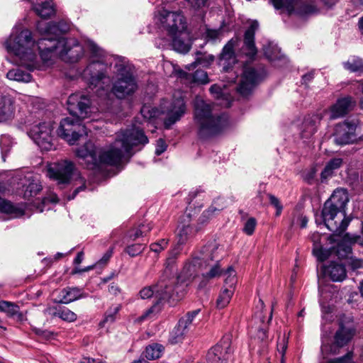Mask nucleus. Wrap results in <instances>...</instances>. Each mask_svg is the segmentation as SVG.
<instances>
[{
	"label": "nucleus",
	"mask_w": 363,
	"mask_h": 363,
	"mask_svg": "<svg viewBox=\"0 0 363 363\" xmlns=\"http://www.w3.org/2000/svg\"><path fill=\"white\" fill-rule=\"evenodd\" d=\"M4 45L7 52L16 56L19 64L29 71L41 68L36 51L39 52L44 62H48L55 55H59L63 61L74 63L78 62L84 52L83 46L73 38L58 41L40 39L35 43L31 32L28 29L22 30L19 33L13 31Z\"/></svg>",
	"instance_id": "1"
},
{
	"label": "nucleus",
	"mask_w": 363,
	"mask_h": 363,
	"mask_svg": "<svg viewBox=\"0 0 363 363\" xmlns=\"http://www.w3.org/2000/svg\"><path fill=\"white\" fill-rule=\"evenodd\" d=\"M148 141L143 130L133 125L131 128L119 132L107 150L99 152L94 144L89 141L77 149L75 153L78 157L86 161L89 169H95L101 164L116 166L124 159L132 156L130 152L133 147L145 145Z\"/></svg>",
	"instance_id": "2"
},
{
	"label": "nucleus",
	"mask_w": 363,
	"mask_h": 363,
	"mask_svg": "<svg viewBox=\"0 0 363 363\" xmlns=\"http://www.w3.org/2000/svg\"><path fill=\"white\" fill-rule=\"evenodd\" d=\"M90 99L82 93L71 94L67 99V109L71 115L77 118H65L60 122L57 129L58 135L69 145H74L85 133V127L80 119L88 116L91 108Z\"/></svg>",
	"instance_id": "3"
},
{
	"label": "nucleus",
	"mask_w": 363,
	"mask_h": 363,
	"mask_svg": "<svg viewBox=\"0 0 363 363\" xmlns=\"http://www.w3.org/2000/svg\"><path fill=\"white\" fill-rule=\"evenodd\" d=\"M348 201L347 191L344 189H337L324 203L322 217L325 226L333 233V236L340 235L350 222L345 213Z\"/></svg>",
	"instance_id": "4"
},
{
	"label": "nucleus",
	"mask_w": 363,
	"mask_h": 363,
	"mask_svg": "<svg viewBox=\"0 0 363 363\" xmlns=\"http://www.w3.org/2000/svg\"><path fill=\"white\" fill-rule=\"evenodd\" d=\"M194 123L199 138L205 140L218 134L228 124L225 114H213L211 105L201 98L194 101Z\"/></svg>",
	"instance_id": "5"
},
{
	"label": "nucleus",
	"mask_w": 363,
	"mask_h": 363,
	"mask_svg": "<svg viewBox=\"0 0 363 363\" xmlns=\"http://www.w3.org/2000/svg\"><path fill=\"white\" fill-rule=\"evenodd\" d=\"M155 20L158 26L167 31L176 51L185 53L190 50L189 44L182 38L187 25L181 11H169L164 9H159L155 13Z\"/></svg>",
	"instance_id": "6"
},
{
	"label": "nucleus",
	"mask_w": 363,
	"mask_h": 363,
	"mask_svg": "<svg viewBox=\"0 0 363 363\" xmlns=\"http://www.w3.org/2000/svg\"><path fill=\"white\" fill-rule=\"evenodd\" d=\"M115 69L116 79L113 84L112 93L118 99L133 94L138 86L131 65L125 58L119 57L116 62Z\"/></svg>",
	"instance_id": "7"
},
{
	"label": "nucleus",
	"mask_w": 363,
	"mask_h": 363,
	"mask_svg": "<svg viewBox=\"0 0 363 363\" xmlns=\"http://www.w3.org/2000/svg\"><path fill=\"white\" fill-rule=\"evenodd\" d=\"M265 76L264 67H245L240 81L237 87L238 92L242 96L250 95L255 87L262 82Z\"/></svg>",
	"instance_id": "8"
},
{
	"label": "nucleus",
	"mask_w": 363,
	"mask_h": 363,
	"mask_svg": "<svg viewBox=\"0 0 363 363\" xmlns=\"http://www.w3.org/2000/svg\"><path fill=\"white\" fill-rule=\"evenodd\" d=\"M174 279L162 278L156 285L142 289L139 295L143 299L151 298L154 295L159 301L174 299Z\"/></svg>",
	"instance_id": "9"
},
{
	"label": "nucleus",
	"mask_w": 363,
	"mask_h": 363,
	"mask_svg": "<svg viewBox=\"0 0 363 363\" xmlns=\"http://www.w3.org/2000/svg\"><path fill=\"white\" fill-rule=\"evenodd\" d=\"M53 126L50 122H43L33 125L29 132L30 138L42 150L49 151L54 149Z\"/></svg>",
	"instance_id": "10"
},
{
	"label": "nucleus",
	"mask_w": 363,
	"mask_h": 363,
	"mask_svg": "<svg viewBox=\"0 0 363 363\" xmlns=\"http://www.w3.org/2000/svg\"><path fill=\"white\" fill-rule=\"evenodd\" d=\"M199 313L200 309L189 311L179 319L178 324L170 333L169 342L171 343L176 344L184 339L186 334L195 325L196 318Z\"/></svg>",
	"instance_id": "11"
},
{
	"label": "nucleus",
	"mask_w": 363,
	"mask_h": 363,
	"mask_svg": "<svg viewBox=\"0 0 363 363\" xmlns=\"http://www.w3.org/2000/svg\"><path fill=\"white\" fill-rule=\"evenodd\" d=\"M231 342V335H225L218 344L208 350L206 356L208 363H226L233 352Z\"/></svg>",
	"instance_id": "12"
},
{
	"label": "nucleus",
	"mask_w": 363,
	"mask_h": 363,
	"mask_svg": "<svg viewBox=\"0 0 363 363\" xmlns=\"http://www.w3.org/2000/svg\"><path fill=\"white\" fill-rule=\"evenodd\" d=\"M37 29L42 35H45L41 39H50L58 41L60 40H65L60 36L69 30V24L65 21L49 23L38 22Z\"/></svg>",
	"instance_id": "13"
},
{
	"label": "nucleus",
	"mask_w": 363,
	"mask_h": 363,
	"mask_svg": "<svg viewBox=\"0 0 363 363\" xmlns=\"http://www.w3.org/2000/svg\"><path fill=\"white\" fill-rule=\"evenodd\" d=\"M356 128L357 123L353 121H345L337 124L333 134L335 143L340 145L354 143L357 139Z\"/></svg>",
	"instance_id": "14"
},
{
	"label": "nucleus",
	"mask_w": 363,
	"mask_h": 363,
	"mask_svg": "<svg viewBox=\"0 0 363 363\" xmlns=\"http://www.w3.org/2000/svg\"><path fill=\"white\" fill-rule=\"evenodd\" d=\"M74 168V163L68 160H61L52 164L48 169L50 178L56 180L58 184L69 183Z\"/></svg>",
	"instance_id": "15"
},
{
	"label": "nucleus",
	"mask_w": 363,
	"mask_h": 363,
	"mask_svg": "<svg viewBox=\"0 0 363 363\" xmlns=\"http://www.w3.org/2000/svg\"><path fill=\"white\" fill-rule=\"evenodd\" d=\"M85 77L89 76V87L103 89L106 75V65L100 60L91 62L84 72Z\"/></svg>",
	"instance_id": "16"
},
{
	"label": "nucleus",
	"mask_w": 363,
	"mask_h": 363,
	"mask_svg": "<svg viewBox=\"0 0 363 363\" xmlns=\"http://www.w3.org/2000/svg\"><path fill=\"white\" fill-rule=\"evenodd\" d=\"M200 228L191 222V216L189 213H184L180 218L177 228L178 243L185 244L189 239L192 238Z\"/></svg>",
	"instance_id": "17"
},
{
	"label": "nucleus",
	"mask_w": 363,
	"mask_h": 363,
	"mask_svg": "<svg viewBox=\"0 0 363 363\" xmlns=\"http://www.w3.org/2000/svg\"><path fill=\"white\" fill-rule=\"evenodd\" d=\"M185 112L186 106L184 99L182 97L174 99L167 111V117L164 121L165 128H170L173 124L181 119Z\"/></svg>",
	"instance_id": "18"
},
{
	"label": "nucleus",
	"mask_w": 363,
	"mask_h": 363,
	"mask_svg": "<svg viewBox=\"0 0 363 363\" xmlns=\"http://www.w3.org/2000/svg\"><path fill=\"white\" fill-rule=\"evenodd\" d=\"M258 27V22L253 21L244 34V43L241 48V52L250 59L254 58L257 53V49L255 43V35Z\"/></svg>",
	"instance_id": "19"
},
{
	"label": "nucleus",
	"mask_w": 363,
	"mask_h": 363,
	"mask_svg": "<svg viewBox=\"0 0 363 363\" xmlns=\"http://www.w3.org/2000/svg\"><path fill=\"white\" fill-rule=\"evenodd\" d=\"M355 101L351 96L338 99L330 108V118L334 120L345 116L354 106Z\"/></svg>",
	"instance_id": "20"
},
{
	"label": "nucleus",
	"mask_w": 363,
	"mask_h": 363,
	"mask_svg": "<svg viewBox=\"0 0 363 363\" xmlns=\"http://www.w3.org/2000/svg\"><path fill=\"white\" fill-rule=\"evenodd\" d=\"M356 328L353 322H347L340 323V328L335 335V343L338 347L346 345L353 337L355 334Z\"/></svg>",
	"instance_id": "21"
},
{
	"label": "nucleus",
	"mask_w": 363,
	"mask_h": 363,
	"mask_svg": "<svg viewBox=\"0 0 363 363\" xmlns=\"http://www.w3.org/2000/svg\"><path fill=\"white\" fill-rule=\"evenodd\" d=\"M358 239H359V237L350 236L349 234H346L344 236L343 241L339 242L336 247L328 249L330 251V255L335 254L339 259H347L352 255L351 243L357 242Z\"/></svg>",
	"instance_id": "22"
},
{
	"label": "nucleus",
	"mask_w": 363,
	"mask_h": 363,
	"mask_svg": "<svg viewBox=\"0 0 363 363\" xmlns=\"http://www.w3.org/2000/svg\"><path fill=\"white\" fill-rule=\"evenodd\" d=\"M322 118L320 113L306 116L302 124L301 137L304 138H311L317 131Z\"/></svg>",
	"instance_id": "23"
},
{
	"label": "nucleus",
	"mask_w": 363,
	"mask_h": 363,
	"mask_svg": "<svg viewBox=\"0 0 363 363\" xmlns=\"http://www.w3.org/2000/svg\"><path fill=\"white\" fill-rule=\"evenodd\" d=\"M238 39H231L223 48L220 55V63L226 71L228 67L236 62L234 48L237 45Z\"/></svg>",
	"instance_id": "24"
},
{
	"label": "nucleus",
	"mask_w": 363,
	"mask_h": 363,
	"mask_svg": "<svg viewBox=\"0 0 363 363\" xmlns=\"http://www.w3.org/2000/svg\"><path fill=\"white\" fill-rule=\"evenodd\" d=\"M0 312L6 313L8 318H14L18 322L25 320V315L21 311L19 306L14 302L0 301Z\"/></svg>",
	"instance_id": "25"
},
{
	"label": "nucleus",
	"mask_w": 363,
	"mask_h": 363,
	"mask_svg": "<svg viewBox=\"0 0 363 363\" xmlns=\"http://www.w3.org/2000/svg\"><path fill=\"white\" fill-rule=\"evenodd\" d=\"M87 294L83 291V289L79 287H66L61 290L60 293L59 303L68 304L74 301L85 298Z\"/></svg>",
	"instance_id": "26"
},
{
	"label": "nucleus",
	"mask_w": 363,
	"mask_h": 363,
	"mask_svg": "<svg viewBox=\"0 0 363 363\" xmlns=\"http://www.w3.org/2000/svg\"><path fill=\"white\" fill-rule=\"evenodd\" d=\"M33 9L42 18H49L55 13L52 0H36Z\"/></svg>",
	"instance_id": "27"
},
{
	"label": "nucleus",
	"mask_w": 363,
	"mask_h": 363,
	"mask_svg": "<svg viewBox=\"0 0 363 363\" xmlns=\"http://www.w3.org/2000/svg\"><path fill=\"white\" fill-rule=\"evenodd\" d=\"M343 160L340 157H334L330 160L326 164L320 174V181L322 183L326 182L329 179L335 175L336 170L339 169L343 165Z\"/></svg>",
	"instance_id": "28"
},
{
	"label": "nucleus",
	"mask_w": 363,
	"mask_h": 363,
	"mask_svg": "<svg viewBox=\"0 0 363 363\" xmlns=\"http://www.w3.org/2000/svg\"><path fill=\"white\" fill-rule=\"evenodd\" d=\"M24 197L26 199H30L36 196L41 190L42 185L37 177L29 175L26 177V183L23 184Z\"/></svg>",
	"instance_id": "29"
},
{
	"label": "nucleus",
	"mask_w": 363,
	"mask_h": 363,
	"mask_svg": "<svg viewBox=\"0 0 363 363\" xmlns=\"http://www.w3.org/2000/svg\"><path fill=\"white\" fill-rule=\"evenodd\" d=\"M324 273L333 281H342L346 277L345 266L335 262H331L328 267H325Z\"/></svg>",
	"instance_id": "30"
},
{
	"label": "nucleus",
	"mask_w": 363,
	"mask_h": 363,
	"mask_svg": "<svg viewBox=\"0 0 363 363\" xmlns=\"http://www.w3.org/2000/svg\"><path fill=\"white\" fill-rule=\"evenodd\" d=\"M321 235L319 233H314L311 235L313 242V254L320 262L326 260L330 256V251L325 249L320 244Z\"/></svg>",
	"instance_id": "31"
},
{
	"label": "nucleus",
	"mask_w": 363,
	"mask_h": 363,
	"mask_svg": "<svg viewBox=\"0 0 363 363\" xmlns=\"http://www.w3.org/2000/svg\"><path fill=\"white\" fill-rule=\"evenodd\" d=\"M14 116L13 102L11 99L4 98L0 101V122L11 119Z\"/></svg>",
	"instance_id": "32"
},
{
	"label": "nucleus",
	"mask_w": 363,
	"mask_h": 363,
	"mask_svg": "<svg viewBox=\"0 0 363 363\" xmlns=\"http://www.w3.org/2000/svg\"><path fill=\"white\" fill-rule=\"evenodd\" d=\"M252 338L250 345L255 348L257 345L259 348L264 347L267 344V333L265 328H255L251 331Z\"/></svg>",
	"instance_id": "33"
},
{
	"label": "nucleus",
	"mask_w": 363,
	"mask_h": 363,
	"mask_svg": "<svg viewBox=\"0 0 363 363\" xmlns=\"http://www.w3.org/2000/svg\"><path fill=\"white\" fill-rule=\"evenodd\" d=\"M196 267L192 264H186L177 277V280L182 284L188 285L196 277Z\"/></svg>",
	"instance_id": "34"
},
{
	"label": "nucleus",
	"mask_w": 363,
	"mask_h": 363,
	"mask_svg": "<svg viewBox=\"0 0 363 363\" xmlns=\"http://www.w3.org/2000/svg\"><path fill=\"white\" fill-rule=\"evenodd\" d=\"M296 13L301 16L317 15L320 13V9L314 2H306L297 7Z\"/></svg>",
	"instance_id": "35"
},
{
	"label": "nucleus",
	"mask_w": 363,
	"mask_h": 363,
	"mask_svg": "<svg viewBox=\"0 0 363 363\" xmlns=\"http://www.w3.org/2000/svg\"><path fill=\"white\" fill-rule=\"evenodd\" d=\"M8 79L19 82L28 83L31 81L32 76L30 73L22 70L20 68L11 69L6 74Z\"/></svg>",
	"instance_id": "36"
},
{
	"label": "nucleus",
	"mask_w": 363,
	"mask_h": 363,
	"mask_svg": "<svg viewBox=\"0 0 363 363\" xmlns=\"http://www.w3.org/2000/svg\"><path fill=\"white\" fill-rule=\"evenodd\" d=\"M53 316L69 323L74 322L77 318V315L74 312L65 306L56 308Z\"/></svg>",
	"instance_id": "37"
},
{
	"label": "nucleus",
	"mask_w": 363,
	"mask_h": 363,
	"mask_svg": "<svg viewBox=\"0 0 363 363\" xmlns=\"http://www.w3.org/2000/svg\"><path fill=\"white\" fill-rule=\"evenodd\" d=\"M345 69L351 72H363V60L359 57H352L343 63Z\"/></svg>",
	"instance_id": "38"
},
{
	"label": "nucleus",
	"mask_w": 363,
	"mask_h": 363,
	"mask_svg": "<svg viewBox=\"0 0 363 363\" xmlns=\"http://www.w3.org/2000/svg\"><path fill=\"white\" fill-rule=\"evenodd\" d=\"M164 347L158 343H152L146 347L145 356L148 359H158L162 356Z\"/></svg>",
	"instance_id": "39"
},
{
	"label": "nucleus",
	"mask_w": 363,
	"mask_h": 363,
	"mask_svg": "<svg viewBox=\"0 0 363 363\" xmlns=\"http://www.w3.org/2000/svg\"><path fill=\"white\" fill-rule=\"evenodd\" d=\"M234 294L233 289H224L220 294L217 301L216 306L218 308L226 307L230 303L231 298Z\"/></svg>",
	"instance_id": "40"
},
{
	"label": "nucleus",
	"mask_w": 363,
	"mask_h": 363,
	"mask_svg": "<svg viewBox=\"0 0 363 363\" xmlns=\"http://www.w3.org/2000/svg\"><path fill=\"white\" fill-rule=\"evenodd\" d=\"M218 248L214 245H208L204 246L201 251V257L199 259L204 262H208V265H210L209 261H213L216 258V253Z\"/></svg>",
	"instance_id": "41"
},
{
	"label": "nucleus",
	"mask_w": 363,
	"mask_h": 363,
	"mask_svg": "<svg viewBox=\"0 0 363 363\" xmlns=\"http://www.w3.org/2000/svg\"><path fill=\"white\" fill-rule=\"evenodd\" d=\"M121 310L120 305H116L110 307L106 312L104 318L101 321L100 325L104 327L106 323H112L116 319V315Z\"/></svg>",
	"instance_id": "42"
},
{
	"label": "nucleus",
	"mask_w": 363,
	"mask_h": 363,
	"mask_svg": "<svg viewBox=\"0 0 363 363\" xmlns=\"http://www.w3.org/2000/svg\"><path fill=\"white\" fill-rule=\"evenodd\" d=\"M223 274L225 277V285L227 288L235 290V286L237 282L235 270L232 267H229L226 271L223 272Z\"/></svg>",
	"instance_id": "43"
},
{
	"label": "nucleus",
	"mask_w": 363,
	"mask_h": 363,
	"mask_svg": "<svg viewBox=\"0 0 363 363\" xmlns=\"http://www.w3.org/2000/svg\"><path fill=\"white\" fill-rule=\"evenodd\" d=\"M193 82L199 84H207L209 82L206 72L202 69H197L194 73L188 74Z\"/></svg>",
	"instance_id": "44"
},
{
	"label": "nucleus",
	"mask_w": 363,
	"mask_h": 363,
	"mask_svg": "<svg viewBox=\"0 0 363 363\" xmlns=\"http://www.w3.org/2000/svg\"><path fill=\"white\" fill-rule=\"evenodd\" d=\"M222 274L223 271L220 269L219 263L217 262L211 267L208 272L203 274V277L206 279H211L220 276Z\"/></svg>",
	"instance_id": "45"
},
{
	"label": "nucleus",
	"mask_w": 363,
	"mask_h": 363,
	"mask_svg": "<svg viewBox=\"0 0 363 363\" xmlns=\"http://www.w3.org/2000/svg\"><path fill=\"white\" fill-rule=\"evenodd\" d=\"M145 249V245L137 243L128 245L125 248V252L131 257H135L141 254Z\"/></svg>",
	"instance_id": "46"
},
{
	"label": "nucleus",
	"mask_w": 363,
	"mask_h": 363,
	"mask_svg": "<svg viewBox=\"0 0 363 363\" xmlns=\"http://www.w3.org/2000/svg\"><path fill=\"white\" fill-rule=\"evenodd\" d=\"M257 225V220L255 218H250L245 222L243 227V232L247 235H252L254 233Z\"/></svg>",
	"instance_id": "47"
},
{
	"label": "nucleus",
	"mask_w": 363,
	"mask_h": 363,
	"mask_svg": "<svg viewBox=\"0 0 363 363\" xmlns=\"http://www.w3.org/2000/svg\"><path fill=\"white\" fill-rule=\"evenodd\" d=\"M87 50L93 57H101L104 56V51L92 41L87 42Z\"/></svg>",
	"instance_id": "48"
},
{
	"label": "nucleus",
	"mask_w": 363,
	"mask_h": 363,
	"mask_svg": "<svg viewBox=\"0 0 363 363\" xmlns=\"http://www.w3.org/2000/svg\"><path fill=\"white\" fill-rule=\"evenodd\" d=\"M214 61V57L212 55H203L201 57H198L194 62V64L191 65V66L194 65V64H199L203 67L209 66Z\"/></svg>",
	"instance_id": "49"
},
{
	"label": "nucleus",
	"mask_w": 363,
	"mask_h": 363,
	"mask_svg": "<svg viewBox=\"0 0 363 363\" xmlns=\"http://www.w3.org/2000/svg\"><path fill=\"white\" fill-rule=\"evenodd\" d=\"M272 1L276 9L285 8L288 11L293 9L294 0H272Z\"/></svg>",
	"instance_id": "50"
},
{
	"label": "nucleus",
	"mask_w": 363,
	"mask_h": 363,
	"mask_svg": "<svg viewBox=\"0 0 363 363\" xmlns=\"http://www.w3.org/2000/svg\"><path fill=\"white\" fill-rule=\"evenodd\" d=\"M16 208L13 206V204L6 200H0V211L9 213L12 214L15 212Z\"/></svg>",
	"instance_id": "51"
},
{
	"label": "nucleus",
	"mask_w": 363,
	"mask_h": 363,
	"mask_svg": "<svg viewBox=\"0 0 363 363\" xmlns=\"http://www.w3.org/2000/svg\"><path fill=\"white\" fill-rule=\"evenodd\" d=\"M347 264L353 270L363 268V259L354 258L352 255L347 259Z\"/></svg>",
	"instance_id": "52"
},
{
	"label": "nucleus",
	"mask_w": 363,
	"mask_h": 363,
	"mask_svg": "<svg viewBox=\"0 0 363 363\" xmlns=\"http://www.w3.org/2000/svg\"><path fill=\"white\" fill-rule=\"evenodd\" d=\"M288 337L284 335L281 338H279L277 342V350L283 358L285 352L287 349Z\"/></svg>",
	"instance_id": "53"
},
{
	"label": "nucleus",
	"mask_w": 363,
	"mask_h": 363,
	"mask_svg": "<svg viewBox=\"0 0 363 363\" xmlns=\"http://www.w3.org/2000/svg\"><path fill=\"white\" fill-rule=\"evenodd\" d=\"M58 201L57 196L55 194H51L48 196H45L42 199V203L37 206V208L39 210L40 212L43 211V207L45 203H56Z\"/></svg>",
	"instance_id": "54"
},
{
	"label": "nucleus",
	"mask_w": 363,
	"mask_h": 363,
	"mask_svg": "<svg viewBox=\"0 0 363 363\" xmlns=\"http://www.w3.org/2000/svg\"><path fill=\"white\" fill-rule=\"evenodd\" d=\"M168 242L165 239H162L157 242L150 245V250L155 252L159 253L167 247Z\"/></svg>",
	"instance_id": "55"
},
{
	"label": "nucleus",
	"mask_w": 363,
	"mask_h": 363,
	"mask_svg": "<svg viewBox=\"0 0 363 363\" xmlns=\"http://www.w3.org/2000/svg\"><path fill=\"white\" fill-rule=\"evenodd\" d=\"M188 5L194 10L197 11L206 6L208 0H186Z\"/></svg>",
	"instance_id": "56"
},
{
	"label": "nucleus",
	"mask_w": 363,
	"mask_h": 363,
	"mask_svg": "<svg viewBox=\"0 0 363 363\" xmlns=\"http://www.w3.org/2000/svg\"><path fill=\"white\" fill-rule=\"evenodd\" d=\"M269 199L270 203L272 206H274L277 209L276 216H279L281 214L283 208V206L281 204L279 200L278 199V198H277L275 196L272 194L269 195Z\"/></svg>",
	"instance_id": "57"
},
{
	"label": "nucleus",
	"mask_w": 363,
	"mask_h": 363,
	"mask_svg": "<svg viewBox=\"0 0 363 363\" xmlns=\"http://www.w3.org/2000/svg\"><path fill=\"white\" fill-rule=\"evenodd\" d=\"M151 230V227L147 225L145 226V225H142L140 228H138L135 230L133 234H131L130 236V238H133V240L141 237L143 235L144 233L148 232Z\"/></svg>",
	"instance_id": "58"
},
{
	"label": "nucleus",
	"mask_w": 363,
	"mask_h": 363,
	"mask_svg": "<svg viewBox=\"0 0 363 363\" xmlns=\"http://www.w3.org/2000/svg\"><path fill=\"white\" fill-rule=\"evenodd\" d=\"M167 145L166 144L165 141L163 139L160 138L157 141V145H156V148H155V154L157 155H160L167 150Z\"/></svg>",
	"instance_id": "59"
},
{
	"label": "nucleus",
	"mask_w": 363,
	"mask_h": 363,
	"mask_svg": "<svg viewBox=\"0 0 363 363\" xmlns=\"http://www.w3.org/2000/svg\"><path fill=\"white\" fill-rule=\"evenodd\" d=\"M35 333L38 335L46 339V340H49V339L52 338V336L54 335V333L51 331L44 330H41L39 328H35Z\"/></svg>",
	"instance_id": "60"
},
{
	"label": "nucleus",
	"mask_w": 363,
	"mask_h": 363,
	"mask_svg": "<svg viewBox=\"0 0 363 363\" xmlns=\"http://www.w3.org/2000/svg\"><path fill=\"white\" fill-rule=\"evenodd\" d=\"M316 174V170L315 168H311V169L306 172L304 179L308 184H312L313 182Z\"/></svg>",
	"instance_id": "61"
},
{
	"label": "nucleus",
	"mask_w": 363,
	"mask_h": 363,
	"mask_svg": "<svg viewBox=\"0 0 363 363\" xmlns=\"http://www.w3.org/2000/svg\"><path fill=\"white\" fill-rule=\"evenodd\" d=\"M79 182L81 184L79 187H77L74 192L72 193V196H69V199H74L76 196V195L81 191H83L85 189V179L81 177H79Z\"/></svg>",
	"instance_id": "62"
},
{
	"label": "nucleus",
	"mask_w": 363,
	"mask_h": 363,
	"mask_svg": "<svg viewBox=\"0 0 363 363\" xmlns=\"http://www.w3.org/2000/svg\"><path fill=\"white\" fill-rule=\"evenodd\" d=\"M209 91L216 98L219 99L222 96V89L219 85L213 84Z\"/></svg>",
	"instance_id": "63"
},
{
	"label": "nucleus",
	"mask_w": 363,
	"mask_h": 363,
	"mask_svg": "<svg viewBox=\"0 0 363 363\" xmlns=\"http://www.w3.org/2000/svg\"><path fill=\"white\" fill-rule=\"evenodd\" d=\"M328 363H352V354L347 353L344 357L330 361Z\"/></svg>",
	"instance_id": "64"
}]
</instances>
